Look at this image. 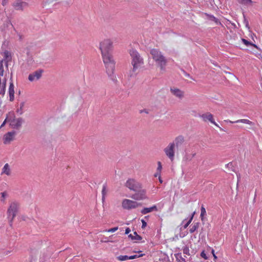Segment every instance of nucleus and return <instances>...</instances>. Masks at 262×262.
<instances>
[{
  "instance_id": "1",
  "label": "nucleus",
  "mask_w": 262,
  "mask_h": 262,
  "mask_svg": "<svg viewBox=\"0 0 262 262\" xmlns=\"http://www.w3.org/2000/svg\"><path fill=\"white\" fill-rule=\"evenodd\" d=\"M99 49L101 50L106 71L109 76L114 73L115 62L112 55L113 42L110 39H105L100 42Z\"/></svg>"
},
{
  "instance_id": "2",
  "label": "nucleus",
  "mask_w": 262,
  "mask_h": 262,
  "mask_svg": "<svg viewBox=\"0 0 262 262\" xmlns=\"http://www.w3.org/2000/svg\"><path fill=\"white\" fill-rule=\"evenodd\" d=\"M129 54L132 58L131 64L133 66L132 73L130 76L136 74L139 69L143 64L144 61L143 58L136 50L132 49L129 51Z\"/></svg>"
},
{
  "instance_id": "3",
  "label": "nucleus",
  "mask_w": 262,
  "mask_h": 262,
  "mask_svg": "<svg viewBox=\"0 0 262 262\" xmlns=\"http://www.w3.org/2000/svg\"><path fill=\"white\" fill-rule=\"evenodd\" d=\"M150 54L153 60L155 62L156 65L160 68L161 70H164L167 63V60L162 52L157 49H152L150 51Z\"/></svg>"
},
{
  "instance_id": "4",
  "label": "nucleus",
  "mask_w": 262,
  "mask_h": 262,
  "mask_svg": "<svg viewBox=\"0 0 262 262\" xmlns=\"http://www.w3.org/2000/svg\"><path fill=\"white\" fill-rule=\"evenodd\" d=\"M19 204L17 202H12L7 210L8 218L9 219V223L11 226L12 225V223L18 211Z\"/></svg>"
},
{
  "instance_id": "5",
  "label": "nucleus",
  "mask_w": 262,
  "mask_h": 262,
  "mask_svg": "<svg viewBox=\"0 0 262 262\" xmlns=\"http://www.w3.org/2000/svg\"><path fill=\"white\" fill-rule=\"evenodd\" d=\"M164 152L170 161L173 162L175 156V143L174 142L169 143L164 149Z\"/></svg>"
},
{
  "instance_id": "6",
  "label": "nucleus",
  "mask_w": 262,
  "mask_h": 262,
  "mask_svg": "<svg viewBox=\"0 0 262 262\" xmlns=\"http://www.w3.org/2000/svg\"><path fill=\"white\" fill-rule=\"evenodd\" d=\"M140 205V203L129 199H124L122 202V207L127 210L136 208Z\"/></svg>"
},
{
  "instance_id": "7",
  "label": "nucleus",
  "mask_w": 262,
  "mask_h": 262,
  "mask_svg": "<svg viewBox=\"0 0 262 262\" xmlns=\"http://www.w3.org/2000/svg\"><path fill=\"white\" fill-rule=\"evenodd\" d=\"M125 186L131 190L137 191L138 189L142 188V185L135 179H129L126 183Z\"/></svg>"
},
{
  "instance_id": "8",
  "label": "nucleus",
  "mask_w": 262,
  "mask_h": 262,
  "mask_svg": "<svg viewBox=\"0 0 262 262\" xmlns=\"http://www.w3.org/2000/svg\"><path fill=\"white\" fill-rule=\"evenodd\" d=\"M201 118L205 122L209 121L212 124L217 127L221 131L225 132L222 127H221L214 121L213 116L210 113H206L202 114L201 116Z\"/></svg>"
},
{
  "instance_id": "9",
  "label": "nucleus",
  "mask_w": 262,
  "mask_h": 262,
  "mask_svg": "<svg viewBox=\"0 0 262 262\" xmlns=\"http://www.w3.org/2000/svg\"><path fill=\"white\" fill-rule=\"evenodd\" d=\"M16 133L15 131L9 132L4 135L3 137V143L5 144H10V142L14 140V137Z\"/></svg>"
},
{
  "instance_id": "10",
  "label": "nucleus",
  "mask_w": 262,
  "mask_h": 262,
  "mask_svg": "<svg viewBox=\"0 0 262 262\" xmlns=\"http://www.w3.org/2000/svg\"><path fill=\"white\" fill-rule=\"evenodd\" d=\"M135 191L136 192L131 196L132 199L136 200H142L146 198L145 190L140 188Z\"/></svg>"
},
{
  "instance_id": "11",
  "label": "nucleus",
  "mask_w": 262,
  "mask_h": 262,
  "mask_svg": "<svg viewBox=\"0 0 262 262\" xmlns=\"http://www.w3.org/2000/svg\"><path fill=\"white\" fill-rule=\"evenodd\" d=\"M43 72V70L42 69H39L32 73L30 74L28 76L29 80L30 81H33L35 80L39 79L41 78Z\"/></svg>"
},
{
  "instance_id": "12",
  "label": "nucleus",
  "mask_w": 262,
  "mask_h": 262,
  "mask_svg": "<svg viewBox=\"0 0 262 262\" xmlns=\"http://www.w3.org/2000/svg\"><path fill=\"white\" fill-rule=\"evenodd\" d=\"M24 122V119L20 117L16 119H13L11 120L10 125L13 128L19 129L21 127L22 124Z\"/></svg>"
},
{
  "instance_id": "13",
  "label": "nucleus",
  "mask_w": 262,
  "mask_h": 262,
  "mask_svg": "<svg viewBox=\"0 0 262 262\" xmlns=\"http://www.w3.org/2000/svg\"><path fill=\"white\" fill-rule=\"evenodd\" d=\"M13 6L16 10H23L24 8L28 7V4L21 0H16L13 3Z\"/></svg>"
},
{
  "instance_id": "14",
  "label": "nucleus",
  "mask_w": 262,
  "mask_h": 262,
  "mask_svg": "<svg viewBox=\"0 0 262 262\" xmlns=\"http://www.w3.org/2000/svg\"><path fill=\"white\" fill-rule=\"evenodd\" d=\"M224 121L225 122H229L230 123H243L244 124H248L250 126L254 125V123L252 121H250L249 119H239V120H237L235 121H231L229 120H225Z\"/></svg>"
},
{
  "instance_id": "15",
  "label": "nucleus",
  "mask_w": 262,
  "mask_h": 262,
  "mask_svg": "<svg viewBox=\"0 0 262 262\" xmlns=\"http://www.w3.org/2000/svg\"><path fill=\"white\" fill-rule=\"evenodd\" d=\"M170 92L173 95L180 99H182L184 97V92L179 89L171 88H170Z\"/></svg>"
},
{
  "instance_id": "16",
  "label": "nucleus",
  "mask_w": 262,
  "mask_h": 262,
  "mask_svg": "<svg viewBox=\"0 0 262 262\" xmlns=\"http://www.w3.org/2000/svg\"><path fill=\"white\" fill-rule=\"evenodd\" d=\"M158 211V209L156 205H154L152 206L149 208H144L141 210V212L143 214H146L148 213L151 212L152 211Z\"/></svg>"
},
{
  "instance_id": "17",
  "label": "nucleus",
  "mask_w": 262,
  "mask_h": 262,
  "mask_svg": "<svg viewBox=\"0 0 262 262\" xmlns=\"http://www.w3.org/2000/svg\"><path fill=\"white\" fill-rule=\"evenodd\" d=\"M14 86L13 83L11 82L9 88V100L13 101L14 99Z\"/></svg>"
},
{
  "instance_id": "18",
  "label": "nucleus",
  "mask_w": 262,
  "mask_h": 262,
  "mask_svg": "<svg viewBox=\"0 0 262 262\" xmlns=\"http://www.w3.org/2000/svg\"><path fill=\"white\" fill-rule=\"evenodd\" d=\"M6 174L7 176H10L11 174V169L8 163L5 164L2 171L1 174Z\"/></svg>"
},
{
  "instance_id": "19",
  "label": "nucleus",
  "mask_w": 262,
  "mask_h": 262,
  "mask_svg": "<svg viewBox=\"0 0 262 262\" xmlns=\"http://www.w3.org/2000/svg\"><path fill=\"white\" fill-rule=\"evenodd\" d=\"M184 142V138L182 136H179L176 137L173 142L175 143V146H178L181 145Z\"/></svg>"
},
{
  "instance_id": "20",
  "label": "nucleus",
  "mask_w": 262,
  "mask_h": 262,
  "mask_svg": "<svg viewBox=\"0 0 262 262\" xmlns=\"http://www.w3.org/2000/svg\"><path fill=\"white\" fill-rule=\"evenodd\" d=\"M206 15L207 16L208 18L210 20L214 21L216 24L222 25L221 23L219 20V19L217 18H216L215 17H214L213 15H210L208 14H206Z\"/></svg>"
},
{
  "instance_id": "21",
  "label": "nucleus",
  "mask_w": 262,
  "mask_h": 262,
  "mask_svg": "<svg viewBox=\"0 0 262 262\" xmlns=\"http://www.w3.org/2000/svg\"><path fill=\"white\" fill-rule=\"evenodd\" d=\"M134 235H132V234H130L128 235V237H130L132 240L139 241L142 239L141 236L139 235L136 232H135L134 233Z\"/></svg>"
},
{
  "instance_id": "22",
  "label": "nucleus",
  "mask_w": 262,
  "mask_h": 262,
  "mask_svg": "<svg viewBox=\"0 0 262 262\" xmlns=\"http://www.w3.org/2000/svg\"><path fill=\"white\" fill-rule=\"evenodd\" d=\"M242 41L247 47L251 46H252L256 49L258 48L257 46L256 45L248 41L247 40H246L244 38H242Z\"/></svg>"
},
{
  "instance_id": "23",
  "label": "nucleus",
  "mask_w": 262,
  "mask_h": 262,
  "mask_svg": "<svg viewBox=\"0 0 262 262\" xmlns=\"http://www.w3.org/2000/svg\"><path fill=\"white\" fill-rule=\"evenodd\" d=\"M106 185L104 184L103 185L102 189V200L104 201L105 200V196L107 194Z\"/></svg>"
},
{
  "instance_id": "24",
  "label": "nucleus",
  "mask_w": 262,
  "mask_h": 262,
  "mask_svg": "<svg viewBox=\"0 0 262 262\" xmlns=\"http://www.w3.org/2000/svg\"><path fill=\"white\" fill-rule=\"evenodd\" d=\"M25 105V102H21L19 104V108H18L16 110V112L19 115H22L24 113L23 107Z\"/></svg>"
},
{
  "instance_id": "25",
  "label": "nucleus",
  "mask_w": 262,
  "mask_h": 262,
  "mask_svg": "<svg viewBox=\"0 0 262 262\" xmlns=\"http://www.w3.org/2000/svg\"><path fill=\"white\" fill-rule=\"evenodd\" d=\"M199 223H194L193 226H191V227L189 229V232L191 233H193L196 230H197L199 228Z\"/></svg>"
},
{
  "instance_id": "26",
  "label": "nucleus",
  "mask_w": 262,
  "mask_h": 262,
  "mask_svg": "<svg viewBox=\"0 0 262 262\" xmlns=\"http://www.w3.org/2000/svg\"><path fill=\"white\" fill-rule=\"evenodd\" d=\"M117 259L119 261H125L129 259V256L127 255H120L117 257Z\"/></svg>"
},
{
  "instance_id": "27",
  "label": "nucleus",
  "mask_w": 262,
  "mask_h": 262,
  "mask_svg": "<svg viewBox=\"0 0 262 262\" xmlns=\"http://www.w3.org/2000/svg\"><path fill=\"white\" fill-rule=\"evenodd\" d=\"M206 214V211L205 207L203 206H202L201 208V215L200 217L201 220L203 221L204 219V216Z\"/></svg>"
},
{
  "instance_id": "28",
  "label": "nucleus",
  "mask_w": 262,
  "mask_h": 262,
  "mask_svg": "<svg viewBox=\"0 0 262 262\" xmlns=\"http://www.w3.org/2000/svg\"><path fill=\"white\" fill-rule=\"evenodd\" d=\"M6 85V79H5L4 82L3 83V88L0 91V95L4 96L5 93V89Z\"/></svg>"
},
{
  "instance_id": "29",
  "label": "nucleus",
  "mask_w": 262,
  "mask_h": 262,
  "mask_svg": "<svg viewBox=\"0 0 262 262\" xmlns=\"http://www.w3.org/2000/svg\"><path fill=\"white\" fill-rule=\"evenodd\" d=\"M195 212H193L192 213V214L191 215V217H190L189 220H188V221L184 225V229H186L187 228V227L189 226V225L191 223V222H192V220H193V216H194V214Z\"/></svg>"
},
{
  "instance_id": "30",
  "label": "nucleus",
  "mask_w": 262,
  "mask_h": 262,
  "mask_svg": "<svg viewBox=\"0 0 262 262\" xmlns=\"http://www.w3.org/2000/svg\"><path fill=\"white\" fill-rule=\"evenodd\" d=\"M4 72L3 60H2L0 61V76H3Z\"/></svg>"
},
{
  "instance_id": "31",
  "label": "nucleus",
  "mask_w": 262,
  "mask_h": 262,
  "mask_svg": "<svg viewBox=\"0 0 262 262\" xmlns=\"http://www.w3.org/2000/svg\"><path fill=\"white\" fill-rule=\"evenodd\" d=\"M4 57L5 59H8L9 58L11 57V53L9 51L6 50L4 52Z\"/></svg>"
},
{
  "instance_id": "32",
  "label": "nucleus",
  "mask_w": 262,
  "mask_h": 262,
  "mask_svg": "<svg viewBox=\"0 0 262 262\" xmlns=\"http://www.w3.org/2000/svg\"><path fill=\"white\" fill-rule=\"evenodd\" d=\"M157 164H158V167L157 169V171L161 172L162 169V163L160 161H158L157 162Z\"/></svg>"
},
{
  "instance_id": "33",
  "label": "nucleus",
  "mask_w": 262,
  "mask_h": 262,
  "mask_svg": "<svg viewBox=\"0 0 262 262\" xmlns=\"http://www.w3.org/2000/svg\"><path fill=\"white\" fill-rule=\"evenodd\" d=\"M118 229V227H114L108 230H106L105 231L107 232H114Z\"/></svg>"
},
{
  "instance_id": "34",
  "label": "nucleus",
  "mask_w": 262,
  "mask_h": 262,
  "mask_svg": "<svg viewBox=\"0 0 262 262\" xmlns=\"http://www.w3.org/2000/svg\"><path fill=\"white\" fill-rule=\"evenodd\" d=\"M143 255H144L143 254H141L140 255H134L130 256H129V259H135V258H137L138 257H141V256H142Z\"/></svg>"
},
{
  "instance_id": "35",
  "label": "nucleus",
  "mask_w": 262,
  "mask_h": 262,
  "mask_svg": "<svg viewBox=\"0 0 262 262\" xmlns=\"http://www.w3.org/2000/svg\"><path fill=\"white\" fill-rule=\"evenodd\" d=\"M27 62L29 64L32 63V62L34 61L33 58L32 57H28V58L27 59Z\"/></svg>"
},
{
  "instance_id": "36",
  "label": "nucleus",
  "mask_w": 262,
  "mask_h": 262,
  "mask_svg": "<svg viewBox=\"0 0 262 262\" xmlns=\"http://www.w3.org/2000/svg\"><path fill=\"white\" fill-rule=\"evenodd\" d=\"M183 253L184 254H187V255H189V249L187 247H185L183 249Z\"/></svg>"
},
{
  "instance_id": "37",
  "label": "nucleus",
  "mask_w": 262,
  "mask_h": 262,
  "mask_svg": "<svg viewBox=\"0 0 262 262\" xmlns=\"http://www.w3.org/2000/svg\"><path fill=\"white\" fill-rule=\"evenodd\" d=\"M201 256L203 258H204L205 259H207V257L205 253V252L203 251L201 253Z\"/></svg>"
},
{
  "instance_id": "38",
  "label": "nucleus",
  "mask_w": 262,
  "mask_h": 262,
  "mask_svg": "<svg viewBox=\"0 0 262 262\" xmlns=\"http://www.w3.org/2000/svg\"><path fill=\"white\" fill-rule=\"evenodd\" d=\"M141 222H142V228H145L147 226L146 222L144 220H142Z\"/></svg>"
},
{
  "instance_id": "39",
  "label": "nucleus",
  "mask_w": 262,
  "mask_h": 262,
  "mask_svg": "<svg viewBox=\"0 0 262 262\" xmlns=\"http://www.w3.org/2000/svg\"><path fill=\"white\" fill-rule=\"evenodd\" d=\"M161 173L160 172H159V171H156V172L154 174V177H161Z\"/></svg>"
},
{
  "instance_id": "40",
  "label": "nucleus",
  "mask_w": 262,
  "mask_h": 262,
  "mask_svg": "<svg viewBox=\"0 0 262 262\" xmlns=\"http://www.w3.org/2000/svg\"><path fill=\"white\" fill-rule=\"evenodd\" d=\"M1 194H2V197L3 198V199L1 200L2 201H4L5 198L6 196V192H2Z\"/></svg>"
},
{
  "instance_id": "41",
  "label": "nucleus",
  "mask_w": 262,
  "mask_h": 262,
  "mask_svg": "<svg viewBox=\"0 0 262 262\" xmlns=\"http://www.w3.org/2000/svg\"><path fill=\"white\" fill-rule=\"evenodd\" d=\"M140 113L141 114V113H145L146 114H148V112L147 110L146 109H144V110H141L140 111Z\"/></svg>"
},
{
  "instance_id": "42",
  "label": "nucleus",
  "mask_w": 262,
  "mask_h": 262,
  "mask_svg": "<svg viewBox=\"0 0 262 262\" xmlns=\"http://www.w3.org/2000/svg\"><path fill=\"white\" fill-rule=\"evenodd\" d=\"M130 232V229L129 228H127L125 229V234H128Z\"/></svg>"
},
{
  "instance_id": "43",
  "label": "nucleus",
  "mask_w": 262,
  "mask_h": 262,
  "mask_svg": "<svg viewBox=\"0 0 262 262\" xmlns=\"http://www.w3.org/2000/svg\"><path fill=\"white\" fill-rule=\"evenodd\" d=\"M11 252V251L7 250V251H5L4 254L5 255H7L9 254Z\"/></svg>"
},
{
  "instance_id": "44",
  "label": "nucleus",
  "mask_w": 262,
  "mask_h": 262,
  "mask_svg": "<svg viewBox=\"0 0 262 262\" xmlns=\"http://www.w3.org/2000/svg\"><path fill=\"white\" fill-rule=\"evenodd\" d=\"M237 1L239 4H246L245 0H237Z\"/></svg>"
},
{
  "instance_id": "45",
  "label": "nucleus",
  "mask_w": 262,
  "mask_h": 262,
  "mask_svg": "<svg viewBox=\"0 0 262 262\" xmlns=\"http://www.w3.org/2000/svg\"><path fill=\"white\" fill-rule=\"evenodd\" d=\"M212 253L213 254V257L214 259H216L217 258V256L215 255L214 254V250H212Z\"/></svg>"
},
{
  "instance_id": "46",
  "label": "nucleus",
  "mask_w": 262,
  "mask_h": 262,
  "mask_svg": "<svg viewBox=\"0 0 262 262\" xmlns=\"http://www.w3.org/2000/svg\"><path fill=\"white\" fill-rule=\"evenodd\" d=\"M245 2L246 4L252 3V0H245Z\"/></svg>"
},
{
  "instance_id": "47",
  "label": "nucleus",
  "mask_w": 262,
  "mask_h": 262,
  "mask_svg": "<svg viewBox=\"0 0 262 262\" xmlns=\"http://www.w3.org/2000/svg\"><path fill=\"white\" fill-rule=\"evenodd\" d=\"M6 121H7V119H6L5 120V121L3 122V123L2 124L1 127H3L5 125V124H6Z\"/></svg>"
},
{
  "instance_id": "48",
  "label": "nucleus",
  "mask_w": 262,
  "mask_h": 262,
  "mask_svg": "<svg viewBox=\"0 0 262 262\" xmlns=\"http://www.w3.org/2000/svg\"><path fill=\"white\" fill-rule=\"evenodd\" d=\"M159 182H160V183H162L163 181H162L161 177L159 178Z\"/></svg>"
},
{
  "instance_id": "49",
  "label": "nucleus",
  "mask_w": 262,
  "mask_h": 262,
  "mask_svg": "<svg viewBox=\"0 0 262 262\" xmlns=\"http://www.w3.org/2000/svg\"><path fill=\"white\" fill-rule=\"evenodd\" d=\"M185 161L190 160L191 159H188L187 157L184 158Z\"/></svg>"
},
{
  "instance_id": "50",
  "label": "nucleus",
  "mask_w": 262,
  "mask_h": 262,
  "mask_svg": "<svg viewBox=\"0 0 262 262\" xmlns=\"http://www.w3.org/2000/svg\"><path fill=\"white\" fill-rule=\"evenodd\" d=\"M4 3H5V2H3V5H4Z\"/></svg>"
},
{
  "instance_id": "51",
  "label": "nucleus",
  "mask_w": 262,
  "mask_h": 262,
  "mask_svg": "<svg viewBox=\"0 0 262 262\" xmlns=\"http://www.w3.org/2000/svg\"><path fill=\"white\" fill-rule=\"evenodd\" d=\"M4 3H5V2H3V5H4Z\"/></svg>"
},
{
  "instance_id": "52",
  "label": "nucleus",
  "mask_w": 262,
  "mask_h": 262,
  "mask_svg": "<svg viewBox=\"0 0 262 262\" xmlns=\"http://www.w3.org/2000/svg\"><path fill=\"white\" fill-rule=\"evenodd\" d=\"M195 154H193L192 157H194L195 156Z\"/></svg>"
}]
</instances>
